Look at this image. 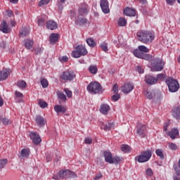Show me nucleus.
<instances>
[{
	"instance_id": "nucleus-1",
	"label": "nucleus",
	"mask_w": 180,
	"mask_h": 180,
	"mask_svg": "<svg viewBox=\"0 0 180 180\" xmlns=\"http://www.w3.org/2000/svg\"><path fill=\"white\" fill-rule=\"evenodd\" d=\"M136 36L138 40L144 43V44H148V43H152L154 39H155V34L154 32L148 30H141L137 32Z\"/></svg>"
},
{
	"instance_id": "nucleus-2",
	"label": "nucleus",
	"mask_w": 180,
	"mask_h": 180,
	"mask_svg": "<svg viewBox=\"0 0 180 180\" xmlns=\"http://www.w3.org/2000/svg\"><path fill=\"white\" fill-rule=\"evenodd\" d=\"M164 65L165 63L162 59L159 58H155L152 60V71H162L164 70Z\"/></svg>"
},
{
	"instance_id": "nucleus-3",
	"label": "nucleus",
	"mask_w": 180,
	"mask_h": 180,
	"mask_svg": "<svg viewBox=\"0 0 180 180\" xmlns=\"http://www.w3.org/2000/svg\"><path fill=\"white\" fill-rule=\"evenodd\" d=\"M166 84L170 92H177L179 89V83L174 78L169 77L166 79Z\"/></svg>"
},
{
	"instance_id": "nucleus-4",
	"label": "nucleus",
	"mask_w": 180,
	"mask_h": 180,
	"mask_svg": "<svg viewBox=\"0 0 180 180\" xmlns=\"http://www.w3.org/2000/svg\"><path fill=\"white\" fill-rule=\"evenodd\" d=\"M86 89L89 94H99L101 91H102L101 84L96 82H91L89 83Z\"/></svg>"
},
{
	"instance_id": "nucleus-5",
	"label": "nucleus",
	"mask_w": 180,
	"mask_h": 180,
	"mask_svg": "<svg viewBox=\"0 0 180 180\" xmlns=\"http://www.w3.org/2000/svg\"><path fill=\"white\" fill-rule=\"evenodd\" d=\"M152 155L153 153H151V150H148L141 153V155L136 158H137L138 162H147V161L150 160Z\"/></svg>"
},
{
	"instance_id": "nucleus-6",
	"label": "nucleus",
	"mask_w": 180,
	"mask_h": 180,
	"mask_svg": "<svg viewBox=\"0 0 180 180\" xmlns=\"http://www.w3.org/2000/svg\"><path fill=\"white\" fill-rule=\"evenodd\" d=\"M60 78L63 81H72L75 78V73L72 71L67 70L60 74Z\"/></svg>"
},
{
	"instance_id": "nucleus-7",
	"label": "nucleus",
	"mask_w": 180,
	"mask_h": 180,
	"mask_svg": "<svg viewBox=\"0 0 180 180\" xmlns=\"http://www.w3.org/2000/svg\"><path fill=\"white\" fill-rule=\"evenodd\" d=\"M59 176L60 178H74L75 173L69 169L60 170L59 172Z\"/></svg>"
},
{
	"instance_id": "nucleus-8",
	"label": "nucleus",
	"mask_w": 180,
	"mask_h": 180,
	"mask_svg": "<svg viewBox=\"0 0 180 180\" xmlns=\"http://www.w3.org/2000/svg\"><path fill=\"white\" fill-rule=\"evenodd\" d=\"M89 12V6H88V4L83 3L79 5V15H81V16H84V15H87Z\"/></svg>"
},
{
	"instance_id": "nucleus-9",
	"label": "nucleus",
	"mask_w": 180,
	"mask_h": 180,
	"mask_svg": "<svg viewBox=\"0 0 180 180\" xmlns=\"http://www.w3.org/2000/svg\"><path fill=\"white\" fill-rule=\"evenodd\" d=\"M100 6L103 13H109L110 12L108 0H101Z\"/></svg>"
},
{
	"instance_id": "nucleus-10",
	"label": "nucleus",
	"mask_w": 180,
	"mask_h": 180,
	"mask_svg": "<svg viewBox=\"0 0 180 180\" xmlns=\"http://www.w3.org/2000/svg\"><path fill=\"white\" fill-rule=\"evenodd\" d=\"M172 140H175L177 136H179V129L176 128H172L171 131H169L166 133Z\"/></svg>"
},
{
	"instance_id": "nucleus-11",
	"label": "nucleus",
	"mask_w": 180,
	"mask_h": 180,
	"mask_svg": "<svg viewBox=\"0 0 180 180\" xmlns=\"http://www.w3.org/2000/svg\"><path fill=\"white\" fill-rule=\"evenodd\" d=\"M30 138L36 146H39V144L41 143V138H40V136L36 132H31Z\"/></svg>"
},
{
	"instance_id": "nucleus-12",
	"label": "nucleus",
	"mask_w": 180,
	"mask_h": 180,
	"mask_svg": "<svg viewBox=\"0 0 180 180\" xmlns=\"http://www.w3.org/2000/svg\"><path fill=\"white\" fill-rule=\"evenodd\" d=\"M133 89H134V85L131 83L125 84L122 88V91L124 94H130Z\"/></svg>"
},
{
	"instance_id": "nucleus-13",
	"label": "nucleus",
	"mask_w": 180,
	"mask_h": 180,
	"mask_svg": "<svg viewBox=\"0 0 180 180\" xmlns=\"http://www.w3.org/2000/svg\"><path fill=\"white\" fill-rule=\"evenodd\" d=\"M145 82L148 84V85H155V84L158 82V79L150 75H147L145 77Z\"/></svg>"
},
{
	"instance_id": "nucleus-14",
	"label": "nucleus",
	"mask_w": 180,
	"mask_h": 180,
	"mask_svg": "<svg viewBox=\"0 0 180 180\" xmlns=\"http://www.w3.org/2000/svg\"><path fill=\"white\" fill-rule=\"evenodd\" d=\"M35 122L37 123L39 127H44L46 125V121L44 117H41V115H37L35 117Z\"/></svg>"
},
{
	"instance_id": "nucleus-15",
	"label": "nucleus",
	"mask_w": 180,
	"mask_h": 180,
	"mask_svg": "<svg viewBox=\"0 0 180 180\" xmlns=\"http://www.w3.org/2000/svg\"><path fill=\"white\" fill-rule=\"evenodd\" d=\"M136 133L138 136H140V137H145L146 136V125H141V124H139L137 125Z\"/></svg>"
},
{
	"instance_id": "nucleus-16",
	"label": "nucleus",
	"mask_w": 180,
	"mask_h": 180,
	"mask_svg": "<svg viewBox=\"0 0 180 180\" xmlns=\"http://www.w3.org/2000/svg\"><path fill=\"white\" fill-rule=\"evenodd\" d=\"M11 74L10 69H3L0 71V81H5Z\"/></svg>"
},
{
	"instance_id": "nucleus-17",
	"label": "nucleus",
	"mask_w": 180,
	"mask_h": 180,
	"mask_svg": "<svg viewBox=\"0 0 180 180\" xmlns=\"http://www.w3.org/2000/svg\"><path fill=\"white\" fill-rule=\"evenodd\" d=\"M75 23L77 26H84V25H86V23H88V20L85 18L77 17Z\"/></svg>"
},
{
	"instance_id": "nucleus-18",
	"label": "nucleus",
	"mask_w": 180,
	"mask_h": 180,
	"mask_svg": "<svg viewBox=\"0 0 180 180\" xmlns=\"http://www.w3.org/2000/svg\"><path fill=\"white\" fill-rule=\"evenodd\" d=\"M46 26L49 30H56V29H57V27H58L56 21L54 20H49L46 23Z\"/></svg>"
},
{
	"instance_id": "nucleus-19",
	"label": "nucleus",
	"mask_w": 180,
	"mask_h": 180,
	"mask_svg": "<svg viewBox=\"0 0 180 180\" xmlns=\"http://www.w3.org/2000/svg\"><path fill=\"white\" fill-rule=\"evenodd\" d=\"M124 15H126V16H136V9L127 7L124 9Z\"/></svg>"
},
{
	"instance_id": "nucleus-20",
	"label": "nucleus",
	"mask_w": 180,
	"mask_h": 180,
	"mask_svg": "<svg viewBox=\"0 0 180 180\" xmlns=\"http://www.w3.org/2000/svg\"><path fill=\"white\" fill-rule=\"evenodd\" d=\"M103 157L105 158V162H108V164H110L113 158V155H112V153H110V151H104Z\"/></svg>"
},
{
	"instance_id": "nucleus-21",
	"label": "nucleus",
	"mask_w": 180,
	"mask_h": 180,
	"mask_svg": "<svg viewBox=\"0 0 180 180\" xmlns=\"http://www.w3.org/2000/svg\"><path fill=\"white\" fill-rule=\"evenodd\" d=\"M0 30L3 33H9V32H11V28H9L8 23L6 22V21H3L0 27Z\"/></svg>"
},
{
	"instance_id": "nucleus-22",
	"label": "nucleus",
	"mask_w": 180,
	"mask_h": 180,
	"mask_svg": "<svg viewBox=\"0 0 180 180\" xmlns=\"http://www.w3.org/2000/svg\"><path fill=\"white\" fill-rule=\"evenodd\" d=\"M109 110H110V106L108 104H102L101 105L100 112L103 115H108L109 113Z\"/></svg>"
},
{
	"instance_id": "nucleus-23",
	"label": "nucleus",
	"mask_w": 180,
	"mask_h": 180,
	"mask_svg": "<svg viewBox=\"0 0 180 180\" xmlns=\"http://www.w3.org/2000/svg\"><path fill=\"white\" fill-rule=\"evenodd\" d=\"M54 110L56 113H65V112H67V108H65V106L56 105L54 106Z\"/></svg>"
},
{
	"instance_id": "nucleus-24",
	"label": "nucleus",
	"mask_w": 180,
	"mask_h": 180,
	"mask_svg": "<svg viewBox=\"0 0 180 180\" xmlns=\"http://www.w3.org/2000/svg\"><path fill=\"white\" fill-rule=\"evenodd\" d=\"M58 34L52 33L49 36V41L51 44H55L58 41Z\"/></svg>"
},
{
	"instance_id": "nucleus-25",
	"label": "nucleus",
	"mask_w": 180,
	"mask_h": 180,
	"mask_svg": "<svg viewBox=\"0 0 180 180\" xmlns=\"http://www.w3.org/2000/svg\"><path fill=\"white\" fill-rule=\"evenodd\" d=\"M77 50H79L80 53V56H86L88 54V51L86 50V48L85 46L81 45L77 46Z\"/></svg>"
},
{
	"instance_id": "nucleus-26",
	"label": "nucleus",
	"mask_w": 180,
	"mask_h": 180,
	"mask_svg": "<svg viewBox=\"0 0 180 180\" xmlns=\"http://www.w3.org/2000/svg\"><path fill=\"white\" fill-rule=\"evenodd\" d=\"M30 154V150L27 148L21 150V155L19 156L20 158H27Z\"/></svg>"
},
{
	"instance_id": "nucleus-27",
	"label": "nucleus",
	"mask_w": 180,
	"mask_h": 180,
	"mask_svg": "<svg viewBox=\"0 0 180 180\" xmlns=\"http://www.w3.org/2000/svg\"><path fill=\"white\" fill-rule=\"evenodd\" d=\"M174 117L177 120L180 119V107H177L173 110L172 113Z\"/></svg>"
},
{
	"instance_id": "nucleus-28",
	"label": "nucleus",
	"mask_w": 180,
	"mask_h": 180,
	"mask_svg": "<svg viewBox=\"0 0 180 180\" xmlns=\"http://www.w3.org/2000/svg\"><path fill=\"white\" fill-rule=\"evenodd\" d=\"M25 46L27 50H30L33 47V40L32 39H25Z\"/></svg>"
},
{
	"instance_id": "nucleus-29",
	"label": "nucleus",
	"mask_w": 180,
	"mask_h": 180,
	"mask_svg": "<svg viewBox=\"0 0 180 180\" xmlns=\"http://www.w3.org/2000/svg\"><path fill=\"white\" fill-rule=\"evenodd\" d=\"M122 158L119 156H114L112 157V159L110 164H115V165H117L120 162H122Z\"/></svg>"
},
{
	"instance_id": "nucleus-30",
	"label": "nucleus",
	"mask_w": 180,
	"mask_h": 180,
	"mask_svg": "<svg viewBox=\"0 0 180 180\" xmlns=\"http://www.w3.org/2000/svg\"><path fill=\"white\" fill-rule=\"evenodd\" d=\"M89 71L91 74L95 75L98 72V66L96 65H92L89 67Z\"/></svg>"
},
{
	"instance_id": "nucleus-31",
	"label": "nucleus",
	"mask_w": 180,
	"mask_h": 180,
	"mask_svg": "<svg viewBox=\"0 0 180 180\" xmlns=\"http://www.w3.org/2000/svg\"><path fill=\"white\" fill-rule=\"evenodd\" d=\"M113 127V124L108 122V124H103L102 123L101 129H103V130H105V131H108V130H110Z\"/></svg>"
},
{
	"instance_id": "nucleus-32",
	"label": "nucleus",
	"mask_w": 180,
	"mask_h": 180,
	"mask_svg": "<svg viewBox=\"0 0 180 180\" xmlns=\"http://www.w3.org/2000/svg\"><path fill=\"white\" fill-rule=\"evenodd\" d=\"M72 57H73V58H79V57H81V53L77 46H76L75 50L72 52Z\"/></svg>"
},
{
	"instance_id": "nucleus-33",
	"label": "nucleus",
	"mask_w": 180,
	"mask_h": 180,
	"mask_svg": "<svg viewBox=\"0 0 180 180\" xmlns=\"http://www.w3.org/2000/svg\"><path fill=\"white\" fill-rule=\"evenodd\" d=\"M118 25L121 27H124L127 25V20H126V18L121 17L118 20Z\"/></svg>"
},
{
	"instance_id": "nucleus-34",
	"label": "nucleus",
	"mask_w": 180,
	"mask_h": 180,
	"mask_svg": "<svg viewBox=\"0 0 180 180\" xmlns=\"http://www.w3.org/2000/svg\"><path fill=\"white\" fill-rule=\"evenodd\" d=\"M143 54L144 53L141 52L139 49L134 51V55L135 57H137V58H142Z\"/></svg>"
},
{
	"instance_id": "nucleus-35",
	"label": "nucleus",
	"mask_w": 180,
	"mask_h": 180,
	"mask_svg": "<svg viewBox=\"0 0 180 180\" xmlns=\"http://www.w3.org/2000/svg\"><path fill=\"white\" fill-rule=\"evenodd\" d=\"M26 82H25L24 80H19L17 82V86H18V88H20L21 89H25V88H26Z\"/></svg>"
},
{
	"instance_id": "nucleus-36",
	"label": "nucleus",
	"mask_w": 180,
	"mask_h": 180,
	"mask_svg": "<svg viewBox=\"0 0 180 180\" xmlns=\"http://www.w3.org/2000/svg\"><path fill=\"white\" fill-rule=\"evenodd\" d=\"M144 95L147 99H153V91L146 90L145 91Z\"/></svg>"
},
{
	"instance_id": "nucleus-37",
	"label": "nucleus",
	"mask_w": 180,
	"mask_h": 180,
	"mask_svg": "<svg viewBox=\"0 0 180 180\" xmlns=\"http://www.w3.org/2000/svg\"><path fill=\"white\" fill-rule=\"evenodd\" d=\"M38 105H39L40 108H42V109H44V108H47V106H49V104H47V103L42 99L39 101Z\"/></svg>"
},
{
	"instance_id": "nucleus-38",
	"label": "nucleus",
	"mask_w": 180,
	"mask_h": 180,
	"mask_svg": "<svg viewBox=\"0 0 180 180\" xmlns=\"http://www.w3.org/2000/svg\"><path fill=\"white\" fill-rule=\"evenodd\" d=\"M139 50H140L141 52L144 53H148V51H150V49H148V48H147L146 46L144 45H141L138 46Z\"/></svg>"
},
{
	"instance_id": "nucleus-39",
	"label": "nucleus",
	"mask_w": 180,
	"mask_h": 180,
	"mask_svg": "<svg viewBox=\"0 0 180 180\" xmlns=\"http://www.w3.org/2000/svg\"><path fill=\"white\" fill-rule=\"evenodd\" d=\"M156 155L158 157H160L161 160H164V152L161 149H157L155 150Z\"/></svg>"
},
{
	"instance_id": "nucleus-40",
	"label": "nucleus",
	"mask_w": 180,
	"mask_h": 180,
	"mask_svg": "<svg viewBox=\"0 0 180 180\" xmlns=\"http://www.w3.org/2000/svg\"><path fill=\"white\" fill-rule=\"evenodd\" d=\"M0 122H3V124H11V120L2 116H0Z\"/></svg>"
},
{
	"instance_id": "nucleus-41",
	"label": "nucleus",
	"mask_w": 180,
	"mask_h": 180,
	"mask_svg": "<svg viewBox=\"0 0 180 180\" xmlns=\"http://www.w3.org/2000/svg\"><path fill=\"white\" fill-rule=\"evenodd\" d=\"M29 33H30L29 28H25L20 32V36H22V37H25V36H27Z\"/></svg>"
},
{
	"instance_id": "nucleus-42",
	"label": "nucleus",
	"mask_w": 180,
	"mask_h": 180,
	"mask_svg": "<svg viewBox=\"0 0 180 180\" xmlns=\"http://www.w3.org/2000/svg\"><path fill=\"white\" fill-rule=\"evenodd\" d=\"M86 43L90 47H95V46L96 45V44H95V41H94V39L91 38L86 39Z\"/></svg>"
},
{
	"instance_id": "nucleus-43",
	"label": "nucleus",
	"mask_w": 180,
	"mask_h": 180,
	"mask_svg": "<svg viewBox=\"0 0 180 180\" xmlns=\"http://www.w3.org/2000/svg\"><path fill=\"white\" fill-rule=\"evenodd\" d=\"M8 164V159H1L0 160V169L5 168V165Z\"/></svg>"
},
{
	"instance_id": "nucleus-44",
	"label": "nucleus",
	"mask_w": 180,
	"mask_h": 180,
	"mask_svg": "<svg viewBox=\"0 0 180 180\" xmlns=\"http://www.w3.org/2000/svg\"><path fill=\"white\" fill-rule=\"evenodd\" d=\"M121 149L124 153H130V146L129 145L121 146Z\"/></svg>"
},
{
	"instance_id": "nucleus-45",
	"label": "nucleus",
	"mask_w": 180,
	"mask_h": 180,
	"mask_svg": "<svg viewBox=\"0 0 180 180\" xmlns=\"http://www.w3.org/2000/svg\"><path fill=\"white\" fill-rule=\"evenodd\" d=\"M45 23H46V18L45 17L39 18L37 20L38 26H44Z\"/></svg>"
},
{
	"instance_id": "nucleus-46",
	"label": "nucleus",
	"mask_w": 180,
	"mask_h": 180,
	"mask_svg": "<svg viewBox=\"0 0 180 180\" xmlns=\"http://www.w3.org/2000/svg\"><path fill=\"white\" fill-rule=\"evenodd\" d=\"M142 60H146L147 61H150V60H153V56L150 54L143 53L142 56V58H141Z\"/></svg>"
},
{
	"instance_id": "nucleus-47",
	"label": "nucleus",
	"mask_w": 180,
	"mask_h": 180,
	"mask_svg": "<svg viewBox=\"0 0 180 180\" xmlns=\"http://www.w3.org/2000/svg\"><path fill=\"white\" fill-rule=\"evenodd\" d=\"M168 148H169V150H172L174 151L178 150V146H176V144H175L174 143H168Z\"/></svg>"
},
{
	"instance_id": "nucleus-48",
	"label": "nucleus",
	"mask_w": 180,
	"mask_h": 180,
	"mask_svg": "<svg viewBox=\"0 0 180 180\" xmlns=\"http://www.w3.org/2000/svg\"><path fill=\"white\" fill-rule=\"evenodd\" d=\"M58 96L59 99H61V101H63V102H65L67 101V96L63 92L58 93Z\"/></svg>"
},
{
	"instance_id": "nucleus-49",
	"label": "nucleus",
	"mask_w": 180,
	"mask_h": 180,
	"mask_svg": "<svg viewBox=\"0 0 180 180\" xmlns=\"http://www.w3.org/2000/svg\"><path fill=\"white\" fill-rule=\"evenodd\" d=\"M41 85L42 88H47V86H49V81L46 79H42L41 80Z\"/></svg>"
},
{
	"instance_id": "nucleus-50",
	"label": "nucleus",
	"mask_w": 180,
	"mask_h": 180,
	"mask_svg": "<svg viewBox=\"0 0 180 180\" xmlns=\"http://www.w3.org/2000/svg\"><path fill=\"white\" fill-rule=\"evenodd\" d=\"M65 94H66L68 98H72V91L68 89H64Z\"/></svg>"
},
{
	"instance_id": "nucleus-51",
	"label": "nucleus",
	"mask_w": 180,
	"mask_h": 180,
	"mask_svg": "<svg viewBox=\"0 0 180 180\" xmlns=\"http://www.w3.org/2000/svg\"><path fill=\"white\" fill-rule=\"evenodd\" d=\"M51 0H41L39 3V6H43L44 5H48Z\"/></svg>"
},
{
	"instance_id": "nucleus-52",
	"label": "nucleus",
	"mask_w": 180,
	"mask_h": 180,
	"mask_svg": "<svg viewBox=\"0 0 180 180\" xmlns=\"http://www.w3.org/2000/svg\"><path fill=\"white\" fill-rule=\"evenodd\" d=\"M173 168H174L176 174H180V166H179V165H174Z\"/></svg>"
},
{
	"instance_id": "nucleus-53",
	"label": "nucleus",
	"mask_w": 180,
	"mask_h": 180,
	"mask_svg": "<svg viewBox=\"0 0 180 180\" xmlns=\"http://www.w3.org/2000/svg\"><path fill=\"white\" fill-rule=\"evenodd\" d=\"M112 99L113 102H117L119 99H120V94H116L112 96Z\"/></svg>"
},
{
	"instance_id": "nucleus-54",
	"label": "nucleus",
	"mask_w": 180,
	"mask_h": 180,
	"mask_svg": "<svg viewBox=\"0 0 180 180\" xmlns=\"http://www.w3.org/2000/svg\"><path fill=\"white\" fill-rule=\"evenodd\" d=\"M100 47H101V49L104 51H108V44L106 43H101L100 44Z\"/></svg>"
},
{
	"instance_id": "nucleus-55",
	"label": "nucleus",
	"mask_w": 180,
	"mask_h": 180,
	"mask_svg": "<svg viewBox=\"0 0 180 180\" xmlns=\"http://www.w3.org/2000/svg\"><path fill=\"white\" fill-rule=\"evenodd\" d=\"M112 91L114 92V94H117V92H119V86L117 85V84H115L112 86Z\"/></svg>"
},
{
	"instance_id": "nucleus-56",
	"label": "nucleus",
	"mask_w": 180,
	"mask_h": 180,
	"mask_svg": "<svg viewBox=\"0 0 180 180\" xmlns=\"http://www.w3.org/2000/svg\"><path fill=\"white\" fill-rule=\"evenodd\" d=\"M34 51L36 54H41V53H43V49L41 47H37L34 49Z\"/></svg>"
},
{
	"instance_id": "nucleus-57",
	"label": "nucleus",
	"mask_w": 180,
	"mask_h": 180,
	"mask_svg": "<svg viewBox=\"0 0 180 180\" xmlns=\"http://www.w3.org/2000/svg\"><path fill=\"white\" fill-rule=\"evenodd\" d=\"M136 71L139 74H144V69H143V68H141V66H137Z\"/></svg>"
},
{
	"instance_id": "nucleus-58",
	"label": "nucleus",
	"mask_w": 180,
	"mask_h": 180,
	"mask_svg": "<svg viewBox=\"0 0 180 180\" xmlns=\"http://www.w3.org/2000/svg\"><path fill=\"white\" fill-rule=\"evenodd\" d=\"M153 174L154 173L153 172V170L150 168L147 169L146 175H148V176H153Z\"/></svg>"
},
{
	"instance_id": "nucleus-59",
	"label": "nucleus",
	"mask_w": 180,
	"mask_h": 180,
	"mask_svg": "<svg viewBox=\"0 0 180 180\" xmlns=\"http://www.w3.org/2000/svg\"><path fill=\"white\" fill-rule=\"evenodd\" d=\"M60 61H61L62 63H67V61H68V56H65L62 58H60Z\"/></svg>"
},
{
	"instance_id": "nucleus-60",
	"label": "nucleus",
	"mask_w": 180,
	"mask_h": 180,
	"mask_svg": "<svg viewBox=\"0 0 180 180\" xmlns=\"http://www.w3.org/2000/svg\"><path fill=\"white\" fill-rule=\"evenodd\" d=\"M84 143L86 144H92V139H91V138H86L84 139Z\"/></svg>"
},
{
	"instance_id": "nucleus-61",
	"label": "nucleus",
	"mask_w": 180,
	"mask_h": 180,
	"mask_svg": "<svg viewBox=\"0 0 180 180\" xmlns=\"http://www.w3.org/2000/svg\"><path fill=\"white\" fill-rule=\"evenodd\" d=\"M168 127H169V122H166V123L164 124L163 130H164L165 131H168Z\"/></svg>"
},
{
	"instance_id": "nucleus-62",
	"label": "nucleus",
	"mask_w": 180,
	"mask_h": 180,
	"mask_svg": "<svg viewBox=\"0 0 180 180\" xmlns=\"http://www.w3.org/2000/svg\"><path fill=\"white\" fill-rule=\"evenodd\" d=\"M156 79H158H158L159 80L164 79V74H158L157 75Z\"/></svg>"
},
{
	"instance_id": "nucleus-63",
	"label": "nucleus",
	"mask_w": 180,
	"mask_h": 180,
	"mask_svg": "<svg viewBox=\"0 0 180 180\" xmlns=\"http://www.w3.org/2000/svg\"><path fill=\"white\" fill-rule=\"evenodd\" d=\"M7 15L9 18H12V16H13V11H11V10H8L7 11Z\"/></svg>"
},
{
	"instance_id": "nucleus-64",
	"label": "nucleus",
	"mask_w": 180,
	"mask_h": 180,
	"mask_svg": "<svg viewBox=\"0 0 180 180\" xmlns=\"http://www.w3.org/2000/svg\"><path fill=\"white\" fill-rule=\"evenodd\" d=\"M173 179L174 180H180V174H176L174 175Z\"/></svg>"
}]
</instances>
